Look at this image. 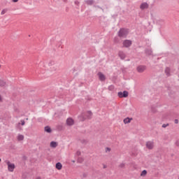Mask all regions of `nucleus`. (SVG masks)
<instances>
[{"mask_svg": "<svg viewBox=\"0 0 179 179\" xmlns=\"http://www.w3.org/2000/svg\"><path fill=\"white\" fill-rule=\"evenodd\" d=\"M87 115H85V113H82L80 116H79L80 121H86V120H92V117L93 116V113L91 110L87 111Z\"/></svg>", "mask_w": 179, "mask_h": 179, "instance_id": "1", "label": "nucleus"}, {"mask_svg": "<svg viewBox=\"0 0 179 179\" xmlns=\"http://www.w3.org/2000/svg\"><path fill=\"white\" fill-rule=\"evenodd\" d=\"M66 124L67 125H69V127L73 125L74 124V121H73V119L69 117L66 120Z\"/></svg>", "mask_w": 179, "mask_h": 179, "instance_id": "11", "label": "nucleus"}, {"mask_svg": "<svg viewBox=\"0 0 179 179\" xmlns=\"http://www.w3.org/2000/svg\"><path fill=\"white\" fill-rule=\"evenodd\" d=\"M86 177H87V173H83L82 178H86Z\"/></svg>", "mask_w": 179, "mask_h": 179, "instance_id": "30", "label": "nucleus"}, {"mask_svg": "<svg viewBox=\"0 0 179 179\" xmlns=\"http://www.w3.org/2000/svg\"><path fill=\"white\" fill-rule=\"evenodd\" d=\"M155 143L153 141H147L145 143L147 149H149L150 150H152L153 149Z\"/></svg>", "mask_w": 179, "mask_h": 179, "instance_id": "7", "label": "nucleus"}, {"mask_svg": "<svg viewBox=\"0 0 179 179\" xmlns=\"http://www.w3.org/2000/svg\"><path fill=\"white\" fill-rule=\"evenodd\" d=\"M55 167L57 170H62V164L61 162L56 163Z\"/></svg>", "mask_w": 179, "mask_h": 179, "instance_id": "15", "label": "nucleus"}, {"mask_svg": "<svg viewBox=\"0 0 179 179\" xmlns=\"http://www.w3.org/2000/svg\"><path fill=\"white\" fill-rule=\"evenodd\" d=\"M85 3H87V5L92 6V5H93V3H94V0H86L85 1Z\"/></svg>", "mask_w": 179, "mask_h": 179, "instance_id": "16", "label": "nucleus"}, {"mask_svg": "<svg viewBox=\"0 0 179 179\" xmlns=\"http://www.w3.org/2000/svg\"><path fill=\"white\" fill-rule=\"evenodd\" d=\"M76 155L77 156H80V155H82V152H80V151H77Z\"/></svg>", "mask_w": 179, "mask_h": 179, "instance_id": "32", "label": "nucleus"}, {"mask_svg": "<svg viewBox=\"0 0 179 179\" xmlns=\"http://www.w3.org/2000/svg\"><path fill=\"white\" fill-rule=\"evenodd\" d=\"M117 96L118 97H120V99H126V97H128V96H129V92H128V91H124L122 92H119L117 93Z\"/></svg>", "mask_w": 179, "mask_h": 179, "instance_id": "3", "label": "nucleus"}, {"mask_svg": "<svg viewBox=\"0 0 179 179\" xmlns=\"http://www.w3.org/2000/svg\"><path fill=\"white\" fill-rule=\"evenodd\" d=\"M75 5H76V6H79V5H80V2L78 0L74 1Z\"/></svg>", "mask_w": 179, "mask_h": 179, "instance_id": "26", "label": "nucleus"}, {"mask_svg": "<svg viewBox=\"0 0 179 179\" xmlns=\"http://www.w3.org/2000/svg\"><path fill=\"white\" fill-rule=\"evenodd\" d=\"M103 169H107V166L106 165H103Z\"/></svg>", "mask_w": 179, "mask_h": 179, "instance_id": "41", "label": "nucleus"}, {"mask_svg": "<svg viewBox=\"0 0 179 179\" xmlns=\"http://www.w3.org/2000/svg\"><path fill=\"white\" fill-rule=\"evenodd\" d=\"M57 64H55L54 66H50V69L52 72H55L57 71Z\"/></svg>", "mask_w": 179, "mask_h": 179, "instance_id": "18", "label": "nucleus"}, {"mask_svg": "<svg viewBox=\"0 0 179 179\" xmlns=\"http://www.w3.org/2000/svg\"><path fill=\"white\" fill-rule=\"evenodd\" d=\"M29 119L28 118H27V120H28Z\"/></svg>", "mask_w": 179, "mask_h": 179, "instance_id": "46", "label": "nucleus"}, {"mask_svg": "<svg viewBox=\"0 0 179 179\" xmlns=\"http://www.w3.org/2000/svg\"><path fill=\"white\" fill-rule=\"evenodd\" d=\"M147 69L145 65H139L136 67V71L138 73H143Z\"/></svg>", "mask_w": 179, "mask_h": 179, "instance_id": "6", "label": "nucleus"}, {"mask_svg": "<svg viewBox=\"0 0 179 179\" xmlns=\"http://www.w3.org/2000/svg\"><path fill=\"white\" fill-rule=\"evenodd\" d=\"M2 101V96L0 95V102Z\"/></svg>", "mask_w": 179, "mask_h": 179, "instance_id": "40", "label": "nucleus"}, {"mask_svg": "<svg viewBox=\"0 0 179 179\" xmlns=\"http://www.w3.org/2000/svg\"><path fill=\"white\" fill-rule=\"evenodd\" d=\"M6 164L8 166V171H10V173H13V171L15 170V168L16 167L15 166V164H12L9 161H6Z\"/></svg>", "mask_w": 179, "mask_h": 179, "instance_id": "4", "label": "nucleus"}, {"mask_svg": "<svg viewBox=\"0 0 179 179\" xmlns=\"http://www.w3.org/2000/svg\"><path fill=\"white\" fill-rule=\"evenodd\" d=\"M24 139V136L19 134L17 136V141H23Z\"/></svg>", "mask_w": 179, "mask_h": 179, "instance_id": "21", "label": "nucleus"}, {"mask_svg": "<svg viewBox=\"0 0 179 179\" xmlns=\"http://www.w3.org/2000/svg\"><path fill=\"white\" fill-rule=\"evenodd\" d=\"M106 152H111V148L107 147V148H106Z\"/></svg>", "mask_w": 179, "mask_h": 179, "instance_id": "31", "label": "nucleus"}, {"mask_svg": "<svg viewBox=\"0 0 179 179\" xmlns=\"http://www.w3.org/2000/svg\"><path fill=\"white\" fill-rule=\"evenodd\" d=\"M174 123H175V124H178V119H176V120H174Z\"/></svg>", "mask_w": 179, "mask_h": 179, "instance_id": "36", "label": "nucleus"}, {"mask_svg": "<svg viewBox=\"0 0 179 179\" xmlns=\"http://www.w3.org/2000/svg\"><path fill=\"white\" fill-rule=\"evenodd\" d=\"M132 120H134L132 117H126L124 119L123 122L124 124H129Z\"/></svg>", "mask_w": 179, "mask_h": 179, "instance_id": "13", "label": "nucleus"}, {"mask_svg": "<svg viewBox=\"0 0 179 179\" xmlns=\"http://www.w3.org/2000/svg\"><path fill=\"white\" fill-rule=\"evenodd\" d=\"M1 161H2V159H1V158H0V163H1Z\"/></svg>", "mask_w": 179, "mask_h": 179, "instance_id": "44", "label": "nucleus"}, {"mask_svg": "<svg viewBox=\"0 0 179 179\" xmlns=\"http://www.w3.org/2000/svg\"><path fill=\"white\" fill-rule=\"evenodd\" d=\"M177 146H179V140H177L175 143Z\"/></svg>", "mask_w": 179, "mask_h": 179, "instance_id": "34", "label": "nucleus"}, {"mask_svg": "<svg viewBox=\"0 0 179 179\" xmlns=\"http://www.w3.org/2000/svg\"><path fill=\"white\" fill-rule=\"evenodd\" d=\"M0 68H1V65H0Z\"/></svg>", "mask_w": 179, "mask_h": 179, "instance_id": "47", "label": "nucleus"}, {"mask_svg": "<svg viewBox=\"0 0 179 179\" xmlns=\"http://www.w3.org/2000/svg\"><path fill=\"white\" fill-rule=\"evenodd\" d=\"M118 55L121 59H125L127 55L123 51H119Z\"/></svg>", "mask_w": 179, "mask_h": 179, "instance_id": "10", "label": "nucleus"}, {"mask_svg": "<svg viewBox=\"0 0 179 179\" xmlns=\"http://www.w3.org/2000/svg\"><path fill=\"white\" fill-rule=\"evenodd\" d=\"M25 122H24V120H21V125H24Z\"/></svg>", "mask_w": 179, "mask_h": 179, "instance_id": "35", "label": "nucleus"}, {"mask_svg": "<svg viewBox=\"0 0 179 179\" xmlns=\"http://www.w3.org/2000/svg\"><path fill=\"white\" fill-rule=\"evenodd\" d=\"M18 125H20V123H18Z\"/></svg>", "mask_w": 179, "mask_h": 179, "instance_id": "45", "label": "nucleus"}, {"mask_svg": "<svg viewBox=\"0 0 179 179\" xmlns=\"http://www.w3.org/2000/svg\"><path fill=\"white\" fill-rule=\"evenodd\" d=\"M152 53H153V51L152 50V49H145V54L146 55H148V57L152 55Z\"/></svg>", "mask_w": 179, "mask_h": 179, "instance_id": "12", "label": "nucleus"}, {"mask_svg": "<svg viewBox=\"0 0 179 179\" xmlns=\"http://www.w3.org/2000/svg\"><path fill=\"white\" fill-rule=\"evenodd\" d=\"M13 2H15V3L19 2V0H13Z\"/></svg>", "mask_w": 179, "mask_h": 179, "instance_id": "39", "label": "nucleus"}, {"mask_svg": "<svg viewBox=\"0 0 179 179\" xmlns=\"http://www.w3.org/2000/svg\"><path fill=\"white\" fill-rule=\"evenodd\" d=\"M97 75H98L99 79V80H101V82H104L106 80V76L104 74H103V73L98 72Z\"/></svg>", "mask_w": 179, "mask_h": 179, "instance_id": "8", "label": "nucleus"}, {"mask_svg": "<svg viewBox=\"0 0 179 179\" xmlns=\"http://www.w3.org/2000/svg\"><path fill=\"white\" fill-rule=\"evenodd\" d=\"M6 12H8V9H3L1 11V15H5V13H6Z\"/></svg>", "mask_w": 179, "mask_h": 179, "instance_id": "27", "label": "nucleus"}, {"mask_svg": "<svg viewBox=\"0 0 179 179\" xmlns=\"http://www.w3.org/2000/svg\"><path fill=\"white\" fill-rule=\"evenodd\" d=\"M44 131L48 134H51V132H52V130L51 129V127L50 126H45L44 128Z\"/></svg>", "mask_w": 179, "mask_h": 179, "instance_id": "14", "label": "nucleus"}, {"mask_svg": "<svg viewBox=\"0 0 179 179\" xmlns=\"http://www.w3.org/2000/svg\"><path fill=\"white\" fill-rule=\"evenodd\" d=\"M67 0H64V2H66Z\"/></svg>", "mask_w": 179, "mask_h": 179, "instance_id": "43", "label": "nucleus"}, {"mask_svg": "<svg viewBox=\"0 0 179 179\" xmlns=\"http://www.w3.org/2000/svg\"><path fill=\"white\" fill-rule=\"evenodd\" d=\"M148 8H149V4L146 2L141 3L140 6V9H141V10H145V9H148Z\"/></svg>", "mask_w": 179, "mask_h": 179, "instance_id": "9", "label": "nucleus"}, {"mask_svg": "<svg viewBox=\"0 0 179 179\" xmlns=\"http://www.w3.org/2000/svg\"><path fill=\"white\" fill-rule=\"evenodd\" d=\"M170 71H171V69L169 67H166L165 69V73H166V76H170Z\"/></svg>", "mask_w": 179, "mask_h": 179, "instance_id": "20", "label": "nucleus"}, {"mask_svg": "<svg viewBox=\"0 0 179 179\" xmlns=\"http://www.w3.org/2000/svg\"><path fill=\"white\" fill-rule=\"evenodd\" d=\"M148 174V171L146 170H143L141 173V177H145V176H146Z\"/></svg>", "mask_w": 179, "mask_h": 179, "instance_id": "23", "label": "nucleus"}, {"mask_svg": "<svg viewBox=\"0 0 179 179\" xmlns=\"http://www.w3.org/2000/svg\"><path fill=\"white\" fill-rule=\"evenodd\" d=\"M122 45L124 48H129L132 45V41L126 39L123 41Z\"/></svg>", "mask_w": 179, "mask_h": 179, "instance_id": "5", "label": "nucleus"}, {"mask_svg": "<svg viewBox=\"0 0 179 179\" xmlns=\"http://www.w3.org/2000/svg\"><path fill=\"white\" fill-rule=\"evenodd\" d=\"M36 179H41V177H37Z\"/></svg>", "mask_w": 179, "mask_h": 179, "instance_id": "42", "label": "nucleus"}, {"mask_svg": "<svg viewBox=\"0 0 179 179\" xmlns=\"http://www.w3.org/2000/svg\"><path fill=\"white\" fill-rule=\"evenodd\" d=\"M5 86H6V82L0 79V87H5Z\"/></svg>", "mask_w": 179, "mask_h": 179, "instance_id": "17", "label": "nucleus"}, {"mask_svg": "<svg viewBox=\"0 0 179 179\" xmlns=\"http://www.w3.org/2000/svg\"><path fill=\"white\" fill-rule=\"evenodd\" d=\"M58 146V143L55 141L50 142V148H57Z\"/></svg>", "mask_w": 179, "mask_h": 179, "instance_id": "19", "label": "nucleus"}, {"mask_svg": "<svg viewBox=\"0 0 179 179\" xmlns=\"http://www.w3.org/2000/svg\"><path fill=\"white\" fill-rule=\"evenodd\" d=\"M108 90H110V92H113V91L114 90V89H115V87H114L113 85H111L108 86Z\"/></svg>", "mask_w": 179, "mask_h": 179, "instance_id": "24", "label": "nucleus"}, {"mask_svg": "<svg viewBox=\"0 0 179 179\" xmlns=\"http://www.w3.org/2000/svg\"><path fill=\"white\" fill-rule=\"evenodd\" d=\"M54 65H56L55 61H54V60H50V61L49 62L48 66H53Z\"/></svg>", "mask_w": 179, "mask_h": 179, "instance_id": "22", "label": "nucleus"}, {"mask_svg": "<svg viewBox=\"0 0 179 179\" xmlns=\"http://www.w3.org/2000/svg\"><path fill=\"white\" fill-rule=\"evenodd\" d=\"M170 125L169 123L162 124V128H167Z\"/></svg>", "mask_w": 179, "mask_h": 179, "instance_id": "28", "label": "nucleus"}, {"mask_svg": "<svg viewBox=\"0 0 179 179\" xmlns=\"http://www.w3.org/2000/svg\"><path fill=\"white\" fill-rule=\"evenodd\" d=\"M117 36L118 37H123V38H127V36H128V30L125 28H122L119 30V31L117 32Z\"/></svg>", "mask_w": 179, "mask_h": 179, "instance_id": "2", "label": "nucleus"}, {"mask_svg": "<svg viewBox=\"0 0 179 179\" xmlns=\"http://www.w3.org/2000/svg\"><path fill=\"white\" fill-rule=\"evenodd\" d=\"M119 167H120V169H124V167H125V164H124V163L120 164Z\"/></svg>", "mask_w": 179, "mask_h": 179, "instance_id": "29", "label": "nucleus"}, {"mask_svg": "<svg viewBox=\"0 0 179 179\" xmlns=\"http://www.w3.org/2000/svg\"><path fill=\"white\" fill-rule=\"evenodd\" d=\"M78 162L79 163H82V162H83V159L82 158H78Z\"/></svg>", "mask_w": 179, "mask_h": 179, "instance_id": "33", "label": "nucleus"}, {"mask_svg": "<svg viewBox=\"0 0 179 179\" xmlns=\"http://www.w3.org/2000/svg\"><path fill=\"white\" fill-rule=\"evenodd\" d=\"M118 42V38H115V43H117Z\"/></svg>", "mask_w": 179, "mask_h": 179, "instance_id": "37", "label": "nucleus"}, {"mask_svg": "<svg viewBox=\"0 0 179 179\" xmlns=\"http://www.w3.org/2000/svg\"><path fill=\"white\" fill-rule=\"evenodd\" d=\"M57 128L58 131H62V129H64V127H62V125H58Z\"/></svg>", "mask_w": 179, "mask_h": 179, "instance_id": "25", "label": "nucleus"}, {"mask_svg": "<svg viewBox=\"0 0 179 179\" xmlns=\"http://www.w3.org/2000/svg\"><path fill=\"white\" fill-rule=\"evenodd\" d=\"M86 142H87L86 140H82L81 141V143H86Z\"/></svg>", "mask_w": 179, "mask_h": 179, "instance_id": "38", "label": "nucleus"}]
</instances>
